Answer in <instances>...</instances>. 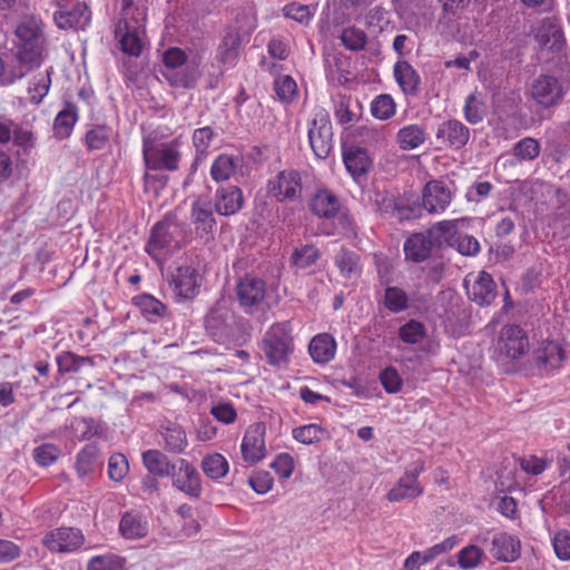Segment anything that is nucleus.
Listing matches in <instances>:
<instances>
[{
	"label": "nucleus",
	"mask_w": 570,
	"mask_h": 570,
	"mask_svg": "<svg viewBox=\"0 0 570 570\" xmlns=\"http://www.w3.org/2000/svg\"><path fill=\"white\" fill-rule=\"evenodd\" d=\"M16 58L27 71L39 68L46 57L48 41L45 22L35 13H23L14 29Z\"/></svg>",
	"instance_id": "f257e3e1"
},
{
	"label": "nucleus",
	"mask_w": 570,
	"mask_h": 570,
	"mask_svg": "<svg viewBox=\"0 0 570 570\" xmlns=\"http://www.w3.org/2000/svg\"><path fill=\"white\" fill-rule=\"evenodd\" d=\"M179 146L177 139L159 141L150 137H145L142 155L146 168L150 170H177L180 161Z\"/></svg>",
	"instance_id": "f03ea898"
},
{
	"label": "nucleus",
	"mask_w": 570,
	"mask_h": 570,
	"mask_svg": "<svg viewBox=\"0 0 570 570\" xmlns=\"http://www.w3.org/2000/svg\"><path fill=\"white\" fill-rule=\"evenodd\" d=\"M292 327L288 322L275 323L265 333L262 341V351L268 363L282 365L288 362L293 352Z\"/></svg>",
	"instance_id": "7ed1b4c3"
},
{
	"label": "nucleus",
	"mask_w": 570,
	"mask_h": 570,
	"mask_svg": "<svg viewBox=\"0 0 570 570\" xmlns=\"http://www.w3.org/2000/svg\"><path fill=\"white\" fill-rule=\"evenodd\" d=\"M266 295L265 281L254 275H246L236 286V299L247 314L259 311L265 303Z\"/></svg>",
	"instance_id": "20e7f679"
},
{
	"label": "nucleus",
	"mask_w": 570,
	"mask_h": 570,
	"mask_svg": "<svg viewBox=\"0 0 570 570\" xmlns=\"http://www.w3.org/2000/svg\"><path fill=\"white\" fill-rule=\"evenodd\" d=\"M529 92L538 106L547 109L562 101L566 89L557 77L539 75L530 85Z\"/></svg>",
	"instance_id": "39448f33"
},
{
	"label": "nucleus",
	"mask_w": 570,
	"mask_h": 570,
	"mask_svg": "<svg viewBox=\"0 0 570 570\" xmlns=\"http://www.w3.org/2000/svg\"><path fill=\"white\" fill-rule=\"evenodd\" d=\"M495 351L501 357L518 360L529 351V338L519 325H504L500 330Z\"/></svg>",
	"instance_id": "423d86ee"
},
{
	"label": "nucleus",
	"mask_w": 570,
	"mask_h": 570,
	"mask_svg": "<svg viewBox=\"0 0 570 570\" xmlns=\"http://www.w3.org/2000/svg\"><path fill=\"white\" fill-rule=\"evenodd\" d=\"M423 471L424 461H415L387 492L386 499L390 502H400L402 500H413L422 495L423 487L417 478Z\"/></svg>",
	"instance_id": "0eeeda50"
},
{
	"label": "nucleus",
	"mask_w": 570,
	"mask_h": 570,
	"mask_svg": "<svg viewBox=\"0 0 570 570\" xmlns=\"http://www.w3.org/2000/svg\"><path fill=\"white\" fill-rule=\"evenodd\" d=\"M190 220L195 227V234L205 243L214 239L216 219L212 202L207 198H197L190 209Z\"/></svg>",
	"instance_id": "6e6552de"
},
{
	"label": "nucleus",
	"mask_w": 570,
	"mask_h": 570,
	"mask_svg": "<svg viewBox=\"0 0 570 570\" xmlns=\"http://www.w3.org/2000/svg\"><path fill=\"white\" fill-rule=\"evenodd\" d=\"M332 125L327 115H318L313 119L308 129V140L315 156L325 159L330 156L333 148Z\"/></svg>",
	"instance_id": "1a4fd4ad"
},
{
	"label": "nucleus",
	"mask_w": 570,
	"mask_h": 570,
	"mask_svg": "<svg viewBox=\"0 0 570 570\" xmlns=\"http://www.w3.org/2000/svg\"><path fill=\"white\" fill-rule=\"evenodd\" d=\"M265 433L266 426L262 422L246 430L240 445L242 458L246 463L256 464L266 456Z\"/></svg>",
	"instance_id": "9d476101"
},
{
	"label": "nucleus",
	"mask_w": 570,
	"mask_h": 570,
	"mask_svg": "<svg viewBox=\"0 0 570 570\" xmlns=\"http://www.w3.org/2000/svg\"><path fill=\"white\" fill-rule=\"evenodd\" d=\"M85 541L83 534L76 528H58L47 533L43 544L51 552H72L80 548Z\"/></svg>",
	"instance_id": "9b49d317"
},
{
	"label": "nucleus",
	"mask_w": 570,
	"mask_h": 570,
	"mask_svg": "<svg viewBox=\"0 0 570 570\" xmlns=\"http://www.w3.org/2000/svg\"><path fill=\"white\" fill-rule=\"evenodd\" d=\"M268 193L278 202L297 199L302 194L299 174L295 170L281 171L268 183Z\"/></svg>",
	"instance_id": "f8f14e48"
},
{
	"label": "nucleus",
	"mask_w": 570,
	"mask_h": 570,
	"mask_svg": "<svg viewBox=\"0 0 570 570\" xmlns=\"http://www.w3.org/2000/svg\"><path fill=\"white\" fill-rule=\"evenodd\" d=\"M435 139L441 144V148L459 150L468 144L470 129L461 121L450 119L439 125Z\"/></svg>",
	"instance_id": "ddd939ff"
},
{
	"label": "nucleus",
	"mask_w": 570,
	"mask_h": 570,
	"mask_svg": "<svg viewBox=\"0 0 570 570\" xmlns=\"http://www.w3.org/2000/svg\"><path fill=\"white\" fill-rule=\"evenodd\" d=\"M452 202V191L442 180L429 181L423 190V207L430 214L443 213Z\"/></svg>",
	"instance_id": "4468645a"
},
{
	"label": "nucleus",
	"mask_w": 570,
	"mask_h": 570,
	"mask_svg": "<svg viewBox=\"0 0 570 570\" xmlns=\"http://www.w3.org/2000/svg\"><path fill=\"white\" fill-rule=\"evenodd\" d=\"M170 475H173L174 487L179 491L195 499L202 495L200 475L188 461L180 459L178 471L175 469Z\"/></svg>",
	"instance_id": "2eb2a0df"
},
{
	"label": "nucleus",
	"mask_w": 570,
	"mask_h": 570,
	"mask_svg": "<svg viewBox=\"0 0 570 570\" xmlns=\"http://www.w3.org/2000/svg\"><path fill=\"white\" fill-rule=\"evenodd\" d=\"M91 19V12L85 2H76L70 7L61 8L53 14L59 29H83Z\"/></svg>",
	"instance_id": "dca6fc26"
},
{
	"label": "nucleus",
	"mask_w": 570,
	"mask_h": 570,
	"mask_svg": "<svg viewBox=\"0 0 570 570\" xmlns=\"http://www.w3.org/2000/svg\"><path fill=\"white\" fill-rule=\"evenodd\" d=\"M489 552L498 561L511 563L521 556V542L514 535L498 532L491 539Z\"/></svg>",
	"instance_id": "f3484780"
},
{
	"label": "nucleus",
	"mask_w": 570,
	"mask_h": 570,
	"mask_svg": "<svg viewBox=\"0 0 570 570\" xmlns=\"http://www.w3.org/2000/svg\"><path fill=\"white\" fill-rule=\"evenodd\" d=\"M534 39L541 48L553 52H560L566 45L563 31L556 18L543 19L538 27Z\"/></svg>",
	"instance_id": "a211bd4d"
},
{
	"label": "nucleus",
	"mask_w": 570,
	"mask_h": 570,
	"mask_svg": "<svg viewBox=\"0 0 570 570\" xmlns=\"http://www.w3.org/2000/svg\"><path fill=\"white\" fill-rule=\"evenodd\" d=\"M465 286L468 296L479 306H489L498 295L497 285L487 272L479 273L472 285L465 281Z\"/></svg>",
	"instance_id": "6ab92c4d"
},
{
	"label": "nucleus",
	"mask_w": 570,
	"mask_h": 570,
	"mask_svg": "<svg viewBox=\"0 0 570 570\" xmlns=\"http://www.w3.org/2000/svg\"><path fill=\"white\" fill-rule=\"evenodd\" d=\"M244 205L243 191L237 186L219 187L215 191V212L222 216H230L238 213Z\"/></svg>",
	"instance_id": "aec40b11"
},
{
	"label": "nucleus",
	"mask_w": 570,
	"mask_h": 570,
	"mask_svg": "<svg viewBox=\"0 0 570 570\" xmlns=\"http://www.w3.org/2000/svg\"><path fill=\"white\" fill-rule=\"evenodd\" d=\"M244 38L238 28L228 27L217 48V60L223 65L235 66Z\"/></svg>",
	"instance_id": "412c9836"
},
{
	"label": "nucleus",
	"mask_w": 570,
	"mask_h": 570,
	"mask_svg": "<svg viewBox=\"0 0 570 570\" xmlns=\"http://www.w3.org/2000/svg\"><path fill=\"white\" fill-rule=\"evenodd\" d=\"M534 360L539 367L554 370L562 365L566 352L560 343L546 340L534 350Z\"/></svg>",
	"instance_id": "4be33fe9"
},
{
	"label": "nucleus",
	"mask_w": 570,
	"mask_h": 570,
	"mask_svg": "<svg viewBox=\"0 0 570 570\" xmlns=\"http://www.w3.org/2000/svg\"><path fill=\"white\" fill-rule=\"evenodd\" d=\"M174 291L181 298H193L199 287V274L193 266H179L173 275Z\"/></svg>",
	"instance_id": "5701e85b"
},
{
	"label": "nucleus",
	"mask_w": 570,
	"mask_h": 570,
	"mask_svg": "<svg viewBox=\"0 0 570 570\" xmlns=\"http://www.w3.org/2000/svg\"><path fill=\"white\" fill-rule=\"evenodd\" d=\"M177 246L178 242L174 238L169 223L159 222L151 229L146 252L153 258H157L163 250Z\"/></svg>",
	"instance_id": "b1692460"
},
{
	"label": "nucleus",
	"mask_w": 570,
	"mask_h": 570,
	"mask_svg": "<svg viewBox=\"0 0 570 570\" xmlns=\"http://www.w3.org/2000/svg\"><path fill=\"white\" fill-rule=\"evenodd\" d=\"M144 32L145 29H135L127 22H118L115 35L119 39L120 50L130 57H139L144 48L141 39Z\"/></svg>",
	"instance_id": "393cba45"
},
{
	"label": "nucleus",
	"mask_w": 570,
	"mask_h": 570,
	"mask_svg": "<svg viewBox=\"0 0 570 570\" xmlns=\"http://www.w3.org/2000/svg\"><path fill=\"white\" fill-rule=\"evenodd\" d=\"M343 161L347 171L357 178L364 176L372 166V159L366 149L358 146H350L343 151Z\"/></svg>",
	"instance_id": "a878e982"
},
{
	"label": "nucleus",
	"mask_w": 570,
	"mask_h": 570,
	"mask_svg": "<svg viewBox=\"0 0 570 570\" xmlns=\"http://www.w3.org/2000/svg\"><path fill=\"white\" fill-rule=\"evenodd\" d=\"M435 247L429 233L413 234L404 243L405 257L414 263H421L428 259L432 248Z\"/></svg>",
	"instance_id": "bb28decb"
},
{
	"label": "nucleus",
	"mask_w": 570,
	"mask_h": 570,
	"mask_svg": "<svg viewBox=\"0 0 570 570\" xmlns=\"http://www.w3.org/2000/svg\"><path fill=\"white\" fill-rule=\"evenodd\" d=\"M393 73L397 85L405 95L416 96L419 94L421 78L407 61H397L394 65Z\"/></svg>",
	"instance_id": "cd10ccee"
},
{
	"label": "nucleus",
	"mask_w": 570,
	"mask_h": 570,
	"mask_svg": "<svg viewBox=\"0 0 570 570\" xmlns=\"http://www.w3.org/2000/svg\"><path fill=\"white\" fill-rule=\"evenodd\" d=\"M308 351L314 362L326 364L335 355L336 342L334 337L327 333L318 334L309 342Z\"/></svg>",
	"instance_id": "c85d7f7f"
},
{
	"label": "nucleus",
	"mask_w": 570,
	"mask_h": 570,
	"mask_svg": "<svg viewBox=\"0 0 570 570\" xmlns=\"http://www.w3.org/2000/svg\"><path fill=\"white\" fill-rule=\"evenodd\" d=\"M119 531L126 539H141L148 533V521L137 512H126L120 520Z\"/></svg>",
	"instance_id": "c756f323"
},
{
	"label": "nucleus",
	"mask_w": 570,
	"mask_h": 570,
	"mask_svg": "<svg viewBox=\"0 0 570 570\" xmlns=\"http://www.w3.org/2000/svg\"><path fill=\"white\" fill-rule=\"evenodd\" d=\"M460 220H443L433 225L429 230L435 247H441L443 244L454 247L458 235V224Z\"/></svg>",
	"instance_id": "7c9ffc66"
},
{
	"label": "nucleus",
	"mask_w": 570,
	"mask_h": 570,
	"mask_svg": "<svg viewBox=\"0 0 570 570\" xmlns=\"http://www.w3.org/2000/svg\"><path fill=\"white\" fill-rule=\"evenodd\" d=\"M145 468L154 475L168 476L174 473L175 464L159 450H148L142 453Z\"/></svg>",
	"instance_id": "2f4dec72"
},
{
	"label": "nucleus",
	"mask_w": 570,
	"mask_h": 570,
	"mask_svg": "<svg viewBox=\"0 0 570 570\" xmlns=\"http://www.w3.org/2000/svg\"><path fill=\"white\" fill-rule=\"evenodd\" d=\"M163 76L171 87L190 89L197 85L200 71L197 66H187L180 70H166Z\"/></svg>",
	"instance_id": "473e14b6"
},
{
	"label": "nucleus",
	"mask_w": 570,
	"mask_h": 570,
	"mask_svg": "<svg viewBox=\"0 0 570 570\" xmlns=\"http://www.w3.org/2000/svg\"><path fill=\"white\" fill-rule=\"evenodd\" d=\"M426 139L424 127L413 124L402 127L396 134V141L402 150H413Z\"/></svg>",
	"instance_id": "72a5a7b5"
},
{
	"label": "nucleus",
	"mask_w": 570,
	"mask_h": 570,
	"mask_svg": "<svg viewBox=\"0 0 570 570\" xmlns=\"http://www.w3.org/2000/svg\"><path fill=\"white\" fill-rule=\"evenodd\" d=\"M311 208L320 217L331 218L338 212L337 197L330 190H320L313 198Z\"/></svg>",
	"instance_id": "f704fd0d"
},
{
	"label": "nucleus",
	"mask_w": 570,
	"mask_h": 570,
	"mask_svg": "<svg viewBox=\"0 0 570 570\" xmlns=\"http://www.w3.org/2000/svg\"><path fill=\"white\" fill-rule=\"evenodd\" d=\"M335 265L340 273L345 278L361 274L360 256L354 250L342 247L335 255Z\"/></svg>",
	"instance_id": "c9c22d12"
},
{
	"label": "nucleus",
	"mask_w": 570,
	"mask_h": 570,
	"mask_svg": "<svg viewBox=\"0 0 570 570\" xmlns=\"http://www.w3.org/2000/svg\"><path fill=\"white\" fill-rule=\"evenodd\" d=\"M77 119V107L72 104H67L56 116L53 122L55 136L59 139L69 137Z\"/></svg>",
	"instance_id": "e433bc0d"
},
{
	"label": "nucleus",
	"mask_w": 570,
	"mask_h": 570,
	"mask_svg": "<svg viewBox=\"0 0 570 570\" xmlns=\"http://www.w3.org/2000/svg\"><path fill=\"white\" fill-rule=\"evenodd\" d=\"M238 167V158L227 154L219 155L210 167V176L217 181H226L233 177Z\"/></svg>",
	"instance_id": "4c0bfd02"
},
{
	"label": "nucleus",
	"mask_w": 570,
	"mask_h": 570,
	"mask_svg": "<svg viewBox=\"0 0 570 570\" xmlns=\"http://www.w3.org/2000/svg\"><path fill=\"white\" fill-rule=\"evenodd\" d=\"M488 108L484 98L479 92L469 95L464 104V118L471 125L481 122L487 116Z\"/></svg>",
	"instance_id": "58836bf2"
},
{
	"label": "nucleus",
	"mask_w": 570,
	"mask_h": 570,
	"mask_svg": "<svg viewBox=\"0 0 570 570\" xmlns=\"http://www.w3.org/2000/svg\"><path fill=\"white\" fill-rule=\"evenodd\" d=\"M146 7L136 6L132 0H122L121 19L118 22H127L130 28L145 29Z\"/></svg>",
	"instance_id": "ea45409f"
},
{
	"label": "nucleus",
	"mask_w": 570,
	"mask_h": 570,
	"mask_svg": "<svg viewBox=\"0 0 570 570\" xmlns=\"http://www.w3.org/2000/svg\"><path fill=\"white\" fill-rule=\"evenodd\" d=\"M409 295L407 293L397 286H389L384 291L383 305L391 313H401L409 308Z\"/></svg>",
	"instance_id": "a19ab883"
},
{
	"label": "nucleus",
	"mask_w": 570,
	"mask_h": 570,
	"mask_svg": "<svg viewBox=\"0 0 570 570\" xmlns=\"http://www.w3.org/2000/svg\"><path fill=\"white\" fill-rule=\"evenodd\" d=\"M203 472L213 480L225 476L229 470L227 460L219 453H213L204 456L202 460Z\"/></svg>",
	"instance_id": "79ce46f5"
},
{
	"label": "nucleus",
	"mask_w": 570,
	"mask_h": 570,
	"mask_svg": "<svg viewBox=\"0 0 570 570\" xmlns=\"http://www.w3.org/2000/svg\"><path fill=\"white\" fill-rule=\"evenodd\" d=\"M51 68L33 77L29 85L30 101L39 105L47 96L51 85Z\"/></svg>",
	"instance_id": "37998d69"
},
{
	"label": "nucleus",
	"mask_w": 570,
	"mask_h": 570,
	"mask_svg": "<svg viewBox=\"0 0 570 570\" xmlns=\"http://www.w3.org/2000/svg\"><path fill=\"white\" fill-rule=\"evenodd\" d=\"M541 150L539 141L532 137H525L519 140L512 148V155L519 161H530L535 159Z\"/></svg>",
	"instance_id": "c03bdc74"
},
{
	"label": "nucleus",
	"mask_w": 570,
	"mask_h": 570,
	"mask_svg": "<svg viewBox=\"0 0 570 570\" xmlns=\"http://www.w3.org/2000/svg\"><path fill=\"white\" fill-rule=\"evenodd\" d=\"M205 328L215 341H222L228 334L226 318L222 313L215 309L206 315Z\"/></svg>",
	"instance_id": "a18cd8bd"
},
{
	"label": "nucleus",
	"mask_w": 570,
	"mask_h": 570,
	"mask_svg": "<svg viewBox=\"0 0 570 570\" xmlns=\"http://www.w3.org/2000/svg\"><path fill=\"white\" fill-rule=\"evenodd\" d=\"M321 257L320 250L313 245H304L295 248L292 254V264L299 268L305 269L314 265Z\"/></svg>",
	"instance_id": "49530a36"
},
{
	"label": "nucleus",
	"mask_w": 570,
	"mask_h": 570,
	"mask_svg": "<svg viewBox=\"0 0 570 570\" xmlns=\"http://www.w3.org/2000/svg\"><path fill=\"white\" fill-rule=\"evenodd\" d=\"M111 128L106 125H96L85 136V142L90 150H100L108 144Z\"/></svg>",
	"instance_id": "de8ad7c7"
},
{
	"label": "nucleus",
	"mask_w": 570,
	"mask_h": 570,
	"mask_svg": "<svg viewBox=\"0 0 570 570\" xmlns=\"http://www.w3.org/2000/svg\"><path fill=\"white\" fill-rule=\"evenodd\" d=\"M341 43L348 50H363L367 42L366 33L355 27L345 28L340 36Z\"/></svg>",
	"instance_id": "09e8293b"
},
{
	"label": "nucleus",
	"mask_w": 570,
	"mask_h": 570,
	"mask_svg": "<svg viewBox=\"0 0 570 570\" xmlns=\"http://www.w3.org/2000/svg\"><path fill=\"white\" fill-rule=\"evenodd\" d=\"M165 449L173 453H181L187 446V436L179 426L167 428L163 433Z\"/></svg>",
	"instance_id": "8fccbe9b"
},
{
	"label": "nucleus",
	"mask_w": 570,
	"mask_h": 570,
	"mask_svg": "<svg viewBox=\"0 0 570 570\" xmlns=\"http://www.w3.org/2000/svg\"><path fill=\"white\" fill-rule=\"evenodd\" d=\"M57 364L60 373L78 372L80 368L88 364L92 365L90 357L78 356L71 352H65L57 356Z\"/></svg>",
	"instance_id": "3c124183"
},
{
	"label": "nucleus",
	"mask_w": 570,
	"mask_h": 570,
	"mask_svg": "<svg viewBox=\"0 0 570 570\" xmlns=\"http://www.w3.org/2000/svg\"><path fill=\"white\" fill-rule=\"evenodd\" d=\"M87 570H125V559L116 554L96 556L88 561Z\"/></svg>",
	"instance_id": "603ef678"
},
{
	"label": "nucleus",
	"mask_w": 570,
	"mask_h": 570,
	"mask_svg": "<svg viewBox=\"0 0 570 570\" xmlns=\"http://www.w3.org/2000/svg\"><path fill=\"white\" fill-rule=\"evenodd\" d=\"M97 451L94 446H85L77 455L76 471L80 478H86L94 471Z\"/></svg>",
	"instance_id": "864d4df0"
},
{
	"label": "nucleus",
	"mask_w": 570,
	"mask_h": 570,
	"mask_svg": "<svg viewBox=\"0 0 570 570\" xmlns=\"http://www.w3.org/2000/svg\"><path fill=\"white\" fill-rule=\"evenodd\" d=\"M324 434L325 431L317 424H307L293 430V438L303 444L317 443Z\"/></svg>",
	"instance_id": "5fc2aeb1"
},
{
	"label": "nucleus",
	"mask_w": 570,
	"mask_h": 570,
	"mask_svg": "<svg viewBox=\"0 0 570 570\" xmlns=\"http://www.w3.org/2000/svg\"><path fill=\"white\" fill-rule=\"evenodd\" d=\"M484 552L475 544H469L458 553V563L462 569H473L481 563Z\"/></svg>",
	"instance_id": "6e6d98bb"
},
{
	"label": "nucleus",
	"mask_w": 570,
	"mask_h": 570,
	"mask_svg": "<svg viewBox=\"0 0 570 570\" xmlns=\"http://www.w3.org/2000/svg\"><path fill=\"white\" fill-rule=\"evenodd\" d=\"M371 111L377 119H390L395 114L394 100L390 95H380L373 100Z\"/></svg>",
	"instance_id": "4d7b16f0"
},
{
	"label": "nucleus",
	"mask_w": 570,
	"mask_h": 570,
	"mask_svg": "<svg viewBox=\"0 0 570 570\" xmlns=\"http://www.w3.org/2000/svg\"><path fill=\"white\" fill-rule=\"evenodd\" d=\"M274 90L283 102H291L297 94V85L291 76H282L275 79Z\"/></svg>",
	"instance_id": "13d9d810"
},
{
	"label": "nucleus",
	"mask_w": 570,
	"mask_h": 570,
	"mask_svg": "<svg viewBox=\"0 0 570 570\" xmlns=\"http://www.w3.org/2000/svg\"><path fill=\"white\" fill-rule=\"evenodd\" d=\"M135 303L146 316H163L166 312V306L148 294L136 296Z\"/></svg>",
	"instance_id": "bf43d9fd"
},
{
	"label": "nucleus",
	"mask_w": 570,
	"mask_h": 570,
	"mask_svg": "<svg viewBox=\"0 0 570 570\" xmlns=\"http://www.w3.org/2000/svg\"><path fill=\"white\" fill-rule=\"evenodd\" d=\"M399 336L404 343L416 344L424 338L425 328L420 322L411 320L400 327Z\"/></svg>",
	"instance_id": "052dcab7"
},
{
	"label": "nucleus",
	"mask_w": 570,
	"mask_h": 570,
	"mask_svg": "<svg viewBox=\"0 0 570 570\" xmlns=\"http://www.w3.org/2000/svg\"><path fill=\"white\" fill-rule=\"evenodd\" d=\"M60 453L61 451L59 446L51 443H45L33 450V459L39 465L48 466L57 461Z\"/></svg>",
	"instance_id": "680f3d73"
},
{
	"label": "nucleus",
	"mask_w": 570,
	"mask_h": 570,
	"mask_svg": "<svg viewBox=\"0 0 570 570\" xmlns=\"http://www.w3.org/2000/svg\"><path fill=\"white\" fill-rule=\"evenodd\" d=\"M129 464L125 455L115 453L109 458L108 475L111 480L120 482L128 473Z\"/></svg>",
	"instance_id": "e2e57ef3"
},
{
	"label": "nucleus",
	"mask_w": 570,
	"mask_h": 570,
	"mask_svg": "<svg viewBox=\"0 0 570 570\" xmlns=\"http://www.w3.org/2000/svg\"><path fill=\"white\" fill-rule=\"evenodd\" d=\"M380 381L384 390L390 394L400 392L403 385V380L401 379L399 372L392 366L386 367L381 372Z\"/></svg>",
	"instance_id": "0e129e2a"
},
{
	"label": "nucleus",
	"mask_w": 570,
	"mask_h": 570,
	"mask_svg": "<svg viewBox=\"0 0 570 570\" xmlns=\"http://www.w3.org/2000/svg\"><path fill=\"white\" fill-rule=\"evenodd\" d=\"M214 138V130L206 126L198 128L193 134V142L197 154L205 155Z\"/></svg>",
	"instance_id": "69168bd1"
},
{
	"label": "nucleus",
	"mask_w": 570,
	"mask_h": 570,
	"mask_svg": "<svg viewBox=\"0 0 570 570\" xmlns=\"http://www.w3.org/2000/svg\"><path fill=\"white\" fill-rule=\"evenodd\" d=\"M552 544L554 552L560 560L570 559V534L568 531H558L554 534Z\"/></svg>",
	"instance_id": "338daca9"
},
{
	"label": "nucleus",
	"mask_w": 570,
	"mask_h": 570,
	"mask_svg": "<svg viewBox=\"0 0 570 570\" xmlns=\"http://www.w3.org/2000/svg\"><path fill=\"white\" fill-rule=\"evenodd\" d=\"M271 468L275 470L279 478L287 479L294 471V460L291 454L281 453L275 458L271 464Z\"/></svg>",
	"instance_id": "774afa93"
}]
</instances>
